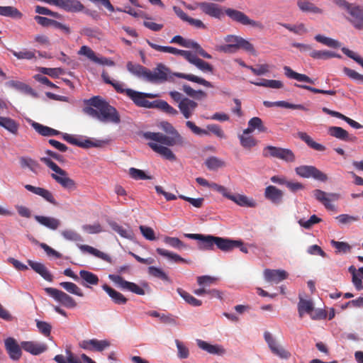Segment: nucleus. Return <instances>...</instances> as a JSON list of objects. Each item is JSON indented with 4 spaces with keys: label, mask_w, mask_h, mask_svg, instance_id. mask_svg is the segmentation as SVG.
<instances>
[{
    "label": "nucleus",
    "mask_w": 363,
    "mask_h": 363,
    "mask_svg": "<svg viewBox=\"0 0 363 363\" xmlns=\"http://www.w3.org/2000/svg\"><path fill=\"white\" fill-rule=\"evenodd\" d=\"M84 104L86 106L83 112L86 115L101 122L120 123L121 118L117 110L101 96H93L85 100Z\"/></svg>",
    "instance_id": "obj_1"
},
{
    "label": "nucleus",
    "mask_w": 363,
    "mask_h": 363,
    "mask_svg": "<svg viewBox=\"0 0 363 363\" xmlns=\"http://www.w3.org/2000/svg\"><path fill=\"white\" fill-rule=\"evenodd\" d=\"M34 218L40 224L47 227L52 230H57L61 223L60 220H58L55 218H52V217L43 216H35Z\"/></svg>",
    "instance_id": "obj_34"
},
{
    "label": "nucleus",
    "mask_w": 363,
    "mask_h": 363,
    "mask_svg": "<svg viewBox=\"0 0 363 363\" xmlns=\"http://www.w3.org/2000/svg\"><path fill=\"white\" fill-rule=\"evenodd\" d=\"M0 126L13 135L18 134L19 124L9 117L0 116Z\"/></svg>",
    "instance_id": "obj_38"
},
{
    "label": "nucleus",
    "mask_w": 363,
    "mask_h": 363,
    "mask_svg": "<svg viewBox=\"0 0 363 363\" xmlns=\"http://www.w3.org/2000/svg\"><path fill=\"white\" fill-rule=\"evenodd\" d=\"M205 164L208 169L216 170L218 168L224 167L225 162L219 158L212 156L206 160Z\"/></svg>",
    "instance_id": "obj_63"
},
{
    "label": "nucleus",
    "mask_w": 363,
    "mask_h": 363,
    "mask_svg": "<svg viewBox=\"0 0 363 363\" xmlns=\"http://www.w3.org/2000/svg\"><path fill=\"white\" fill-rule=\"evenodd\" d=\"M310 56L313 59L328 60L333 57L340 58L341 56L334 52L329 50H312L309 53Z\"/></svg>",
    "instance_id": "obj_51"
},
{
    "label": "nucleus",
    "mask_w": 363,
    "mask_h": 363,
    "mask_svg": "<svg viewBox=\"0 0 363 363\" xmlns=\"http://www.w3.org/2000/svg\"><path fill=\"white\" fill-rule=\"evenodd\" d=\"M264 198L273 204L279 205L283 202L284 192L277 186L269 185L264 189Z\"/></svg>",
    "instance_id": "obj_23"
},
{
    "label": "nucleus",
    "mask_w": 363,
    "mask_h": 363,
    "mask_svg": "<svg viewBox=\"0 0 363 363\" xmlns=\"http://www.w3.org/2000/svg\"><path fill=\"white\" fill-rule=\"evenodd\" d=\"M264 277L266 281L278 284L286 279L288 277V274L286 271L282 269H266L264 271Z\"/></svg>",
    "instance_id": "obj_26"
},
{
    "label": "nucleus",
    "mask_w": 363,
    "mask_h": 363,
    "mask_svg": "<svg viewBox=\"0 0 363 363\" xmlns=\"http://www.w3.org/2000/svg\"><path fill=\"white\" fill-rule=\"evenodd\" d=\"M156 252L157 254H159L161 256L165 257L169 259L173 260L175 262H184L189 264L190 261L186 260L184 258H182L181 256H179L177 254H175L174 252H169L167 250H164L163 248H157Z\"/></svg>",
    "instance_id": "obj_53"
},
{
    "label": "nucleus",
    "mask_w": 363,
    "mask_h": 363,
    "mask_svg": "<svg viewBox=\"0 0 363 363\" xmlns=\"http://www.w3.org/2000/svg\"><path fill=\"white\" fill-rule=\"evenodd\" d=\"M196 5L203 13L211 17L220 18L223 14L220 7L216 4L210 2H200Z\"/></svg>",
    "instance_id": "obj_25"
},
{
    "label": "nucleus",
    "mask_w": 363,
    "mask_h": 363,
    "mask_svg": "<svg viewBox=\"0 0 363 363\" xmlns=\"http://www.w3.org/2000/svg\"><path fill=\"white\" fill-rule=\"evenodd\" d=\"M240 145L247 150H250L257 145V140L252 135H240L238 136Z\"/></svg>",
    "instance_id": "obj_57"
},
{
    "label": "nucleus",
    "mask_w": 363,
    "mask_h": 363,
    "mask_svg": "<svg viewBox=\"0 0 363 363\" xmlns=\"http://www.w3.org/2000/svg\"><path fill=\"white\" fill-rule=\"evenodd\" d=\"M285 75L290 79H294L298 82H307L309 84H314V81L304 74H300L292 70L289 67L285 66L284 67Z\"/></svg>",
    "instance_id": "obj_45"
},
{
    "label": "nucleus",
    "mask_w": 363,
    "mask_h": 363,
    "mask_svg": "<svg viewBox=\"0 0 363 363\" xmlns=\"http://www.w3.org/2000/svg\"><path fill=\"white\" fill-rule=\"evenodd\" d=\"M66 356L57 354L54 357V360L57 363H82L80 358L76 356L69 349L65 350Z\"/></svg>",
    "instance_id": "obj_41"
},
{
    "label": "nucleus",
    "mask_w": 363,
    "mask_h": 363,
    "mask_svg": "<svg viewBox=\"0 0 363 363\" xmlns=\"http://www.w3.org/2000/svg\"><path fill=\"white\" fill-rule=\"evenodd\" d=\"M184 235L187 238L198 240L199 249L204 251L213 250L214 246H216L218 249L223 252H230L235 246L240 244L234 240L211 235L185 233Z\"/></svg>",
    "instance_id": "obj_2"
},
{
    "label": "nucleus",
    "mask_w": 363,
    "mask_h": 363,
    "mask_svg": "<svg viewBox=\"0 0 363 363\" xmlns=\"http://www.w3.org/2000/svg\"><path fill=\"white\" fill-rule=\"evenodd\" d=\"M32 126L36 132L43 136H54L60 134L58 130L36 122L33 123Z\"/></svg>",
    "instance_id": "obj_50"
},
{
    "label": "nucleus",
    "mask_w": 363,
    "mask_h": 363,
    "mask_svg": "<svg viewBox=\"0 0 363 363\" xmlns=\"http://www.w3.org/2000/svg\"><path fill=\"white\" fill-rule=\"evenodd\" d=\"M297 135H298V137L301 140L305 142L307 144V145L308 147H310L311 148H312L315 150H317V151H320V152H323V151L325 150L326 148L324 145L314 141L313 140V138L310 135H308L306 133L298 132Z\"/></svg>",
    "instance_id": "obj_42"
},
{
    "label": "nucleus",
    "mask_w": 363,
    "mask_h": 363,
    "mask_svg": "<svg viewBox=\"0 0 363 363\" xmlns=\"http://www.w3.org/2000/svg\"><path fill=\"white\" fill-rule=\"evenodd\" d=\"M189 62L195 65L198 69H199L200 70H201L203 72L212 73L213 71V68L211 65H210L208 62H205L204 60L197 57L196 55L193 54V55Z\"/></svg>",
    "instance_id": "obj_48"
},
{
    "label": "nucleus",
    "mask_w": 363,
    "mask_h": 363,
    "mask_svg": "<svg viewBox=\"0 0 363 363\" xmlns=\"http://www.w3.org/2000/svg\"><path fill=\"white\" fill-rule=\"evenodd\" d=\"M79 345L81 348L86 350L102 352L109 347L111 343L107 340L91 339L82 340Z\"/></svg>",
    "instance_id": "obj_17"
},
{
    "label": "nucleus",
    "mask_w": 363,
    "mask_h": 363,
    "mask_svg": "<svg viewBox=\"0 0 363 363\" xmlns=\"http://www.w3.org/2000/svg\"><path fill=\"white\" fill-rule=\"evenodd\" d=\"M264 337L272 353L281 359H289L291 353L286 350L284 347L278 345L272 335L269 332H265Z\"/></svg>",
    "instance_id": "obj_18"
},
{
    "label": "nucleus",
    "mask_w": 363,
    "mask_h": 363,
    "mask_svg": "<svg viewBox=\"0 0 363 363\" xmlns=\"http://www.w3.org/2000/svg\"><path fill=\"white\" fill-rule=\"evenodd\" d=\"M328 134L344 141H352L355 137L351 138L347 130L341 127L331 126L328 128Z\"/></svg>",
    "instance_id": "obj_35"
},
{
    "label": "nucleus",
    "mask_w": 363,
    "mask_h": 363,
    "mask_svg": "<svg viewBox=\"0 0 363 363\" xmlns=\"http://www.w3.org/2000/svg\"><path fill=\"white\" fill-rule=\"evenodd\" d=\"M295 172L297 175L303 178L312 177L320 182H325L328 180V176L311 165H301L295 168Z\"/></svg>",
    "instance_id": "obj_8"
},
{
    "label": "nucleus",
    "mask_w": 363,
    "mask_h": 363,
    "mask_svg": "<svg viewBox=\"0 0 363 363\" xmlns=\"http://www.w3.org/2000/svg\"><path fill=\"white\" fill-rule=\"evenodd\" d=\"M251 83L258 86L272 89H281L284 86L282 82L275 79H262L259 82H251Z\"/></svg>",
    "instance_id": "obj_52"
},
{
    "label": "nucleus",
    "mask_w": 363,
    "mask_h": 363,
    "mask_svg": "<svg viewBox=\"0 0 363 363\" xmlns=\"http://www.w3.org/2000/svg\"><path fill=\"white\" fill-rule=\"evenodd\" d=\"M186 125L196 135H208V131H210L220 138H225L223 130L217 124L208 125L206 127L207 130L198 127L194 122L191 121H186Z\"/></svg>",
    "instance_id": "obj_11"
},
{
    "label": "nucleus",
    "mask_w": 363,
    "mask_h": 363,
    "mask_svg": "<svg viewBox=\"0 0 363 363\" xmlns=\"http://www.w3.org/2000/svg\"><path fill=\"white\" fill-rule=\"evenodd\" d=\"M45 292L62 306L68 308L76 307L77 303L74 299L65 292L52 287L45 289Z\"/></svg>",
    "instance_id": "obj_10"
},
{
    "label": "nucleus",
    "mask_w": 363,
    "mask_h": 363,
    "mask_svg": "<svg viewBox=\"0 0 363 363\" xmlns=\"http://www.w3.org/2000/svg\"><path fill=\"white\" fill-rule=\"evenodd\" d=\"M347 12L350 16V18H348L350 22L355 28L362 30L363 28V7L353 4Z\"/></svg>",
    "instance_id": "obj_19"
},
{
    "label": "nucleus",
    "mask_w": 363,
    "mask_h": 363,
    "mask_svg": "<svg viewBox=\"0 0 363 363\" xmlns=\"http://www.w3.org/2000/svg\"><path fill=\"white\" fill-rule=\"evenodd\" d=\"M4 345L9 357L12 360L18 361L20 359L22 355L21 350L23 349L13 337H7L4 340Z\"/></svg>",
    "instance_id": "obj_21"
},
{
    "label": "nucleus",
    "mask_w": 363,
    "mask_h": 363,
    "mask_svg": "<svg viewBox=\"0 0 363 363\" xmlns=\"http://www.w3.org/2000/svg\"><path fill=\"white\" fill-rule=\"evenodd\" d=\"M109 279L115 284H118L122 289L128 290L138 295H145V292L143 289L136 284L125 280L119 275L110 274Z\"/></svg>",
    "instance_id": "obj_13"
},
{
    "label": "nucleus",
    "mask_w": 363,
    "mask_h": 363,
    "mask_svg": "<svg viewBox=\"0 0 363 363\" xmlns=\"http://www.w3.org/2000/svg\"><path fill=\"white\" fill-rule=\"evenodd\" d=\"M157 143V142L150 140L147 145L155 152L159 154L164 159L169 161H175L177 160L176 155L168 147L169 146H164L163 144Z\"/></svg>",
    "instance_id": "obj_22"
},
{
    "label": "nucleus",
    "mask_w": 363,
    "mask_h": 363,
    "mask_svg": "<svg viewBox=\"0 0 363 363\" xmlns=\"http://www.w3.org/2000/svg\"><path fill=\"white\" fill-rule=\"evenodd\" d=\"M79 249L82 251V252H86L92 255H94L95 257H98V258H100L107 262H109V263H111V257L103 252H101L100 250L91 247V246H89V245H79Z\"/></svg>",
    "instance_id": "obj_46"
},
{
    "label": "nucleus",
    "mask_w": 363,
    "mask_h": 363,
    "mask_svg": "<svg viewBox=\"0 0 363 363\" xmlns=\"http://www.w3.org/2000/svg\"><path fill=\"white\" fill-rule=\"evenodd\" d=\"M225 13L232 21L239 23L243 26H250L259 30L264 29L262 23L250 19L245 13L240 11L233 9H227L225 10Z\"/></svg>",
    "instance_id": "obj_7"
},
{
    "label": "nucleus",
    "mask_w": 363,
    "mask_h": 363,
    "mask_svg": "<svg viewBox=\"0 0 363 363\" xmlns=\"http://www.w3.org/2000/svg\"><path fill=\"white\" fill-rule=\"evenodd\" d=\"M314 38L317 42L320 43L325 45H327L330 48H336L340 46V44L337 40L323 36L320 34L316 35Z\"/></svg>",
    "instance_id": "obj_62"
},
{
    "label": "nucleus",
    "mask_w": 363,
    "mask_h": 363,
    "mask_svg": "<svg viewBox=\"0 0 363 363\" xmlns=\"http://www.w3.org/2000/svg\"><path fill=\"white\" fill-rule=\"evenodd\" d=\"M230 201L241 207L255 208L257 206L255 200L244 194H233Z\"/></svg>",
    "instance_id": "obj_30"
},
{
    "label": "nucleus",
    "mask_w": 363,
    "mask_h": 363,
    "mask_svg": "<svg viewBox=\"0 0 363 363\" xmlns=\"http://www.w3.org/2000/svg\"><path fill=\"white\" fill-rule=\"evenodd\" d=\"M175 76L177 77L178 78L184 79H186V80L192 82L198 83V84H201L206 87H210V88L213 87V84L210 82H208L201 77L194 75L192 74H184V73L178 72V73H175Z\"/></svg>",
    "instance_id": "obj_43"
},
{
    "label": "nucleus",
    "mask_w": 363,
    "mask_h": 363,
    "mask_svg": "<svg viewBox=\"0 0 363 363\" xmlns=\"http://www.w3.org/2000/svg\"><path fill=\"white\" fill-rule=\"evenodd\" d=\"M313 194L316 200L320 201L325 208L331 211L334 210L335 207L330 201H337L340 197L337 193H326L320 189H315Z\"/></svg>",
    "instance_id": "obj_14"
},
{
    "label": "nucleus",
    "mask_w": 363,
    "mask_h": 363,
    "mask_svg": "<svg viewBox=\"0 0 363 363\" xmlns=\"http://www.w3.org/2000/svg\"><path fill=\"white\" fill-rule=\"evenodd\" d=\"M110 226L113 230L118 233L122 238L132 239L133 237V233L129 228H125L116 222L110 223Z\"/></svg>",
    "instance_id": "obj_55"
},
{
    "label": "nucleus",
    "mask_w": 363,
    "mask_h": 363,
    "mask_svg": "<svg viewBox=\"0 0 363 363\" xmlns=\"http://www.w3.org/2000/svg\"><path fill=\"white\" fill-rule=\"evenodd\" d=\"M79 276L83 281L81 284L86 287L89 286L88 284L97 285L99 281L96 274L86 270H81Z\"/></svg>",
    "instance_id": "obj_44"
},
{
    "label": "nucleus",
    "mask_w": 363,
    "mask_h": 363,
    "mask_svg": "<svg viewBox=\"0 0 363 363\" xmlns=\"http://www.w3.org/2000/svg\"><path fill=\"white\" fill-rule=\"evenodd\" d=\"M21 347L24 351L35 356L46 352L48 348L46 343L37 341H23Z\"/></svg>",
    "instance_id": "obj_20"
},
{
    "label": "nucleus",
    "mask_w": 363,
    "mask_h": 363,
    "mask_svg": "<svg viewBox=\"0 0 363 363\" xmlns=\"http://www.w3.org/2000/svg\"><path fill=\"white\" fill-rule=\"evenodd\" d=\"M155 108L160 109L164 113L171 116H177L178 114L177 109L171 106L167 101L163 100H156Z\"/></svg>",
    "instance_id": "obj_56"
},
{
    "label": "nucleus",
    "mask_w": 363,
    "mask_h": 363,
    "mask_svg": "<svg viewBox=\"0 0 363 363\" xmlns=\"http://www.w3.org/2000/svg\"><path fill=\"white\" fill-rule=\"evenodd\" d=\"M63 138L65 140L69 143L70 144L75 145L80 147H84V148H89L91 147H100V146H101L102 144L104 143V142L102 140L93 141L90 139L81 140L74 137L73 135H69L67 133H65L63 135Z\"/></svg>",
    "instance_id": "obj_24"
},
{
    "label": "nucleus",
    "mask_w": 363,
    "mask_h": 363,
    "mask_svg": "<svg viewBox=\"0 0 363 363\" xmlns=\"http://www.w3.org/2000/svg\"><path fill=\"white\" fill-rule=\"evenodd\" d=\"M297 6L303 12H308L315 14H322L323 13V9L318 8L308 0H298Z\"/></svg>",
    "instance_id": "obj_37"
},
{
    "label": "nucleus",
    "mask_w": 363,
    "mask_h": 363,
    "mask_svg": "<svg viewBox=\"0 0 363 363\" xmlns=\"http://www.w3.org/2000/svg\"><path fill=\"white\" fill-rule=\"evenodd\" d=\"M56 6L68 12H79L84 8L78 0H60L56 1Z\"/></svg>",
    "instance_id": "obj_29"
},
{
    "label": "nucleus",
    "mask_w": 363,
    "mask_h": 363,
    "mask_svg": "<svg viewBox=\"0 0 363 363\" xmlns=\"http://www.w3.org/2000/svg\"><path fill=\"white\" fill-rule=\"evenodd\" d=\"M322 110H323V111L325 113H327V114L330 115V116H332L333 117H336L337 118H340V119H342V120L345 121L346 123H347L350 126H352L354 128L360 129V128H362V125L361 124H359L357 121L351 119L350 118H349V117L342 114L340 112L330 110L329 108H328L326 107H323L322 108Z\"/></svg>",
    "instance_id": "obj_36"
},
{
    "label": "nucleus",
    "mask_w": 363,
    "mask_h": 363,
    "mask_svg": "<svg viewBox=\"0 0 363 363\" xmlns=\"http://www.w3.org/2000/svg\"><path fill=\"white\" fill-rule=\"evenodd\" d=\"M224 40L228 43L217 47L216 50L225 53H233L239 49H242L253 55H256V50L254 45L247 40L235 35H228Z\"/></svg>",
    "instance_id": "obj_4"
},
{
    "label": "nucleus",
    "mask_w": 363,
    "mask_h": 363,
    "mask_svg": "<svg viewBox=\"0 0 363 363\" xmlns=\"http://www.w3.org/2000/svg\"><path fill=\"white\" fill-rule=\"evenodd\" d=\"M78 55H84L93 62L98 65H107L111 67L115 65V62L111 59L104 57H98L95 52L91 48L86 45H83L80 48L79 50L78 51Z\"/></svg>",
    "instance_id": "obj_12"
},
{
    "label": "nucleus",
    "mask_w": 363,
    "mask_h": 363,
    "mask_svg": "<svg viewBox=\"0 0 363 363\" xmlns=\"http://www.w3.org/2000/svg\"><path fill=\"white\" fill-rule=\"evenodd\" d=\"M160 128L165 133L171 135V136L166 135L160 132H145L143 133V138L167 146H184L186 144L184 138L170 123L162 121L160 123Z\"/></svg>",
    "instance_id": "obj_3"
},
{
    "label": "nucleus",
    "mask_w": 363,
    "mask_h": 363,
    "mask_svg": "<svg viewBox=\"0 0 363 363\" xmlns=\"http://www.w3.org/2000/svg\"><path fill=\"white\" fill-rule=\"evenodd\" d=\"M148 273L150 275L160 279L164 281L171 282L169 277L167 274L160 268L156 267H149Z\"/></svg>",
    "instance_id": "obj_61"
},
{
    "label": "nucleus",
    "mask_w": 363,
    "mask_h": 363,
    "mask_svg": "<svg viewBox=\"0 0 363 363\" xmlns=\"http://www.w3.org/2000/svg\"><path fill=\"white\" fill-rule=\"evenodd\" d=\"M60 286H62L64 289L68 291L70 294L77 295L78 296L82 297L84 294L82 289L75 284L69 281H64L60 284Z\"/></svg>",
    "instance_id": "obj_58"
},
{
    "label": "nucleus",
    "mask_w": 363,
    "mask_h": 363,
    "mask_svg": "<svg viewBox=\"0 0 363 363\" xmlns=\"http://www.w3.org/2000/svg\"><path fill=\"white\" fill-rule=\"evenodd\" d=\"M198 347L212 354H223L225 353V350L220 345H211L202 340H196Z\"/></svg>",
    "instance_id": "obj_33"
},
{
    "label": "nucleus",
    "mask_w": 363,
    "mask_h": 363,
    "mask_svg": "<svg viewBox=\"0 0 363 363\" xmlns=\"http://www.w3.org/2000/svg\"><path fill=\"white\" fill-rule=\"evenodd\" d=\"M169 69L164 65L159 64L154 72L148 69L146 80L150 82H164L167 81Z\"/></svg>",
    "instance_id": "obj_15"
},
{
    "label": "nucleus",
    "mask_w": 363,
    "mask_h": 363,
    "mask_svg": "<svg viewBox=\"0 0 363 363\" xmlns=\"http://www.w3.org/2000/svg\"><path fill=\"white\" fill-rule=\"evenodd\" d=\"M19 163L21 168H28L35 174H37L38 169L40 168L39 163L36 160L28 157H20Z\"/></svg>",
    "instance_id": "obj_49"
},
{
    "label": "nucleus",
    "mask_w": 363,
    "mask_h": 363,
    "mask_svg": "<svg viewBox=\"0 0 363 363\" xmlns=\"http://www.w3.org/2000/svg\"><path fill=\"white\" fill-rule=\"evenodd\" d=\"M170 43H176L186 48H192L201 57L206 59L212 58L210 54L206 52L198 43L193 40L185 39L182 36L177 35L171 39Z\"/></svg>",
    "instance_id": "obj_9"
},
{
    "label": "nucleus",
    "mask_w": 363,
    "mask_h": 363,
    "mask_svg": "<svg viewBox=\"0 0 363 363\" xmlns=\"http://www.w3.org/2000/svg\"><path fill=\"white\" fill-rule=\"evenodd\" d=\"M177 291L179 296L189 305L192 306H200L202 305V301L201 300L196 298L182 288H178Z\"/></svg>",
    "instance_id": "obj_54"
},
{
    "label": "nucleus",
    "mask_w": 363,
    "mask_h": 363,
    "mask_svg": "<svg viewBox=\"0 0 363 363\" xmlns=\"http://www.w3.org/2000/svg\"><path fill=\"white\" fill-rule=\"evenodd\" d=\"M30 267L38 274H39L44 279L48 281H52L53 277L49 272L48 268L42 263L35 262L32 260L28 261Z\"/></svg>",
    "instance_id": "obj_31"
},
{
    "label": "nucleus",
    "mask_w": 363,
    "mask_h": 363,
    "mask_svg": "<svg viewBox=\"0 0 363 363\" xmlns=\"http://www.w3.org/2000/svg\"><path fill=\"white\" fill-rule=\"evenodd\" d=\"M40 161L55 172L51 174V177L64 189L69 191H74L77 189L76 182L68 177V174L65 170L60 168L51 159L41 157Z\"/></svg>",
    "instance_id": "obj_5"
},
{
    "label": "nucleus",
    "mask_w": 363,
    "mask_h": 363,
    "mask_svg": "<svg viewBox=\"0 0 363 363\" xmlns=\"http://www.w3.org/2000/svg\"><path fill=\"white\" fill-rule=\"evenodd\" d=\"M101 77L105 83L108 84H111L115 90L118 93H125L126 94V89L123 88V84L120 82L111 80L108 74V73L105 71H104L101 74Z\"/></svg>",
    "instance_id": "obj_59"
},
{
    "label": "nucleus",
    "mask_w": 363,
    "mask_h": 363,
    "mask_svg": "<svg viewBox=\"0 0 363 363\" xmlns=\"http://www.w3.org/2000/svg\"><path fill=\"white\" fill-rule=\"evenodd\" d=\"M0 16L10 17L14 19H21L23 16V14L17 8L14 6H0Z\"/></svg>",
    "instance_id": "obj_47"
},
{
    "label": "nucleus",
    "mask_w": 363,
    "mask_h": 363,
    "mask_svg": "<svg viewBox=\"0 0 363 363\" xmlns=\"http://www.w3.org/2000/svg\"><path fill=\"white\" fill-rule=\"evenodd\" d=\"M127 69L132 74L136 76L138 78H143L146 79V75H147L148 69L143 67L140 64H134L132 62H128L126 65Z\"/></svg>",
    "instance_id": "obj_40"
},
{
    "label": "nucleus",
    "mask_w": 363,
    "mask_h": 363,
    "mask_svg": "<svg viewBox=\"0 0 363 363\" xmlns=\"http://www.w3.org/2000/svg\"><path fill=\"white\" fill-rule=\"evenodd\" d=\"M102 289L108 294L111 298L112 301L118 305L125 304L128 301L126 298L121 293L116 291L107 284H104Z\"/></svg>",
    "instance_id": "obj_32"
},
{
    "label": "nucleus",
    "mask_w": 363,
    "mask_h": 363,
    "mask_svg": "<svg viewBox=\"0 0 363 363\" xmlns=\"http://www.w3.org/2000/svg\"><path fill=\"white\" fill-rule=\"evenodd\" d=\"M197 106L198 104L189 98H184L178 104L179 111L186 119L189 118L193 115Z\"/></svg>",
    "instance_id": "obj_28"
},
{
    "label": "nucleus",
    "mask_w": 363,
    "mask_h": 363,
    "mask_svg": "<svg viewBox=\"0 0 363 363\" xmlns=\"http://www.w3.org/2000/svg\"><path fill=\"white\" fill-rule=\"evenodd\" d=\"M146 43L152 48H153L154 50H155L157 51L162 52H168V53H171V54L177 55H181V56L184 57L188 62H189V60H191V58L193 55V53L191 51L179 50L176 48L170 47V46L159 45L155 43H153L152 42H151L150 40H147V39L146 40Z\"/></svg>",
    "instance_id": "obj_16"
},
{
    "label": "nucleus",
    "mask_w": 363,
    "mask_h": 363,
    "mask_svg": "<svg viewBox=\"0 0 363 363\" xmlns=\"http://www.w3.org/2000/svg\"><path fill=\"white\" fill-rule=\"evenodd\" d=\"M313 309V303L311 300L304 299L299 296V301L298 303V312L301 318H303L306 313L311 315Z\"/></svg>",
    "instance_id": "obj_39"
},
{
    "label": "nucleus",
    "mask_w": 363,
    "mask_h": 363,
    "mask_svg": "<svg viewBox=\"0 0 363 363\" xmlns=\"http://www.w3.org/2000/svg\"><path fill=\"white\" fill-rule=\"evenodd\" d=\"M25 188L28 191L43 197L45 200H46L49 203H50L55 206L57 205V202L56 201L53 194L49 190L45 189L44 188H41V187L34 186L30 184L25 185Z\"/></svg>",
    "instance_id": "obj_27"
},
{
    "label": "nucleus",
    "mask_w": 363,
    "mask_h": 363,
    "mask_svg": "<svg viewBox=\"0 0 363 363\" xmlns=\"http://www.w3.org/2000/svg\"><path fill=\"white\" fill-rule=\"evenodd\" d=\"M248 125L254 130H257L258 133H267V128L264 126L262 120L259 117H253L248 121Z\"/></svg>",
    "instance_id": "obj_64"
},
{
    "label": "nucleus",
    "mask_w": 363,
    "mask_h": 363,
    "mask_svg": "<svg viewBox=\"0 0 363 363\" xmlns=\"http://www.w3.org/2000/svg\"><path fill=\"white\" fill-rule=\"evenodd\" d=\"M348 271L352 274V281L356 289L358 291L362 290L363 283L361 278L359 277L358 270H357L354 266L352 265L348 268Z\"/></svg>",
    "instance_id": "obj_60"
},
{
    "label": "nucleus",
    "mask_w": 363,
    "mask_h": 363,
    "mask_svg": "<svg viewBox=\"0 0 363 363\" xmlns=\"http://www.w3.org/2000/svg\"><path fill=\"white\" fill-rule=\"evenodd\" d=\"M126 95L134 102V104L139 106L147 108H155L156 101H149L147 98L153 99L157 96L154 94H146L133 90L131 89H126Z\"/></svg>",
    "instance_id": "obj_6"
}]
</instances>
